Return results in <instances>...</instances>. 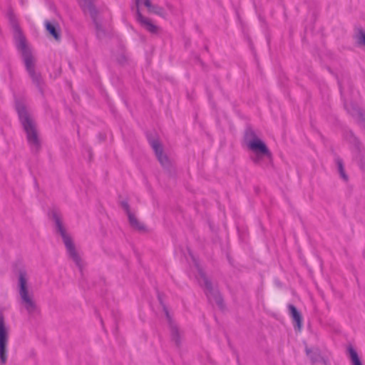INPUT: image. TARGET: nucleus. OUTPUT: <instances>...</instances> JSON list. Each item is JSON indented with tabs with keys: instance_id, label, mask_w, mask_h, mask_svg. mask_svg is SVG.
Listing matches in <instances>:
<instances>
[{
	"instance_id": "obj_1",
	"label": "nucleus",
	"mask_w": 365,
	"mask_h": 365,
	"mask_svg": "<svg viewBox=\"0 0 365 365\" xmlns=\"http://www.w3.org/2000/svg\"><path fill=\"white\" fill-rule=\"evenodd\" d=\"M10 20L12 22L13 26L16 31V47L18 51L21 53L26 71L28 72L30 78L36 86L41 90V76L35 71L36 59L31 52V48L27 46L24 37L19 31V28L15 22L12 15H10Z\"/></svg>"
},
{
	"instance_id": "obj_2",
	"label": "nucleus",
	"mask_w": 365,
	"mask_h": 365,
	"mask_svg": "<svg viewBox=\"0 0 365 365\" xmlns=\"http://www.w3.org/2000/svg\"><path fill=\"white\" fill-rule=\"evenodd\" d=\"M17 288L21 308L24 309L29 316L38 314L39 308L35 299L34 294L29 288V279L24 271L19 272Z\"/></svg>"
},
{
	"instance_id": "obj_3",
	"label": "nucleus",
	"mask_w": 365,
	"mask_h": 365,
	"mask_svg": "<svg viewBox=\"0 0 365 365\" xmlns=\"http://www.w3.org/2000/svg\"><path fill=\"white\" fill-rule=\"evenodd\" d=\"M187 252L192 262L194 264L195 269L196 273H195V277L197 280L198 283L200 286L204 287L205 292L207 295L208 300L211 303L216 304L220 309L223 308V300L218 290L217 289H214L212 287V283L207 278L205 272H203L202 268L201 267L200 263L197 260V259L192 254L190 249H187Z\"/></svg>"
},
{
	"instance_id": "obj_4",
	"label": "nucleus",
	"mask_w": 365,
	"mask_h": 365,
	"mask_svg": "<svg viewBox=\"0 0 365 365\" xmlns=\"http://www.w3.org/2000/svg\"><path fill=\"white\" fill-rule=\"evenodd\" d=\"M245 140L247 148L253 153L251 158L255 164L261 165L263 160H271V152L266 144L256 135L253 130H247L246 131Z\"/></svg>"
},
{
	"instance_id": "obj_5",
	"label": "nucleus",
	"mask_w": 365,
	"mask_h": 365,
	"mask_svg": "<svg viewBox=\"0 0 365 365\" xmlns=\"http://www.w3.org/2000/svg\"><path fill=\"white\" fill-rule=\"evenodd\" d=\"M16 109L20 121L27 135L28 143L34 151H37L40 147V141L37 135L35 124L30 118L24 104L21 102H16Z\"/></svg>"
},
{
	"instance_id": "obj_6",
	"label": "nucleus",
	"mask_w": 365,
	"mask_h": 365,
	"mask_svg": "<svg viewBox=\"0 0 365 365\" xmlns=\"http://www.w3.org/2000/svg\"><path fill=\"white\" fill-rule=\"evenodd\" d=\"M53 219L55 222L56 231L61 235L65 247L66 248L67 253L68 256L72 259V260L76 263V264L81 269L82 262L80 255L76 250V247L73 243L72 239L69 236V235L66 232V229L64 228L61 220L58 214H53Z\"/></svg>"
},
{
	"instance_id": "obj_7",
	"label": "nucleus",
	"mask_w": 365,
	"mask_h": 365,
	"mask_svg": "<svg viewBox=\"0 0 365 365\" xmlns=\"http://www.w3.org/2000/svg\"><path fill=\"white\" fill-rule=\"evenodd\" d=\"M9 338V327L0 314V365H4L8 359L7 345Z\"/></svg>"
},
{
	"instance_id": "obj_8",
	"label": "nucleus",
	"mask_w": 365,
	"mask_h": 365,
	"mask_svg": "<svg viewBox=\"0 0 365 365\" xmlns=\"http://www.w3.org/2000/svg\"><path fill=\"white\" fill-rule=\"evenodd\" d=\"M80 4L81 6L85 10H88V11L90 13L93 22L96 26V35L98 38H101L105 35V31L103 29V26L101 24H99L96 19V11L93 6V0H79Z\"/></svg>"
},
{
	"instance_id": "obj_9",
	"label": "nucleus",
	"mask_w": 365,
	"mask_h": 365,
	"mask_svg": "<svg viewBox=\"0 0 365 365\" xmlns=\"http://www.w3.org/2000/svg\"><path fill=\"white\" fill-rule=\"evenodd\" d=\"M140 0H135L136 5V11L135 16L137 21L140 24L142 27H143L150 34H157L159 30V27L154 24L152 21L144 16L140 13L139 10V4Z\"/></svg>"
},
{
	"instance_id": "obj_10",
	"label": "nucleus",
	"mask_w": 365,
	"mask_h": 365,
	"mask_svg": "<svg viewBox=\"0 0 365 365\" xmlns=\"http://www.w3.org/2000/svg\"><path fill=\"white\" fill-rule=\"evenodd\" d=\"M150 145L155 151L156 157L158 158L159 162L163 167H166L169 164L168 158L166 155L163 153V148L160 143L157 140H150Z\"/></svg>"
},
{
	"instance_id": "obj_11",
	"label": "nucleus",
	"mask_w": 365,
	"mask_h": 365,
	"mask_svg": "<svg viewBox=\"0 0 365 365\" xmlns=\"http://www.w3.org/2000/svg\"><path fill=\"white\" fill-rule=\"evenodd\" d=\"M121 206L127 213L130 226L135 230L140 231L143 230L144 226L138 220L134 214L130 212L128 202L125 201H122Z\"/></svg>"
},
{
	"instance_id": "obj_12",
	"label": "nucleus",
	"mask_w": 365,
	"mask_h": 365,
	"mask_svg": "<svg viewBox=\"0 0 365 365\" xmlns=\"http://www.w3.org/2000/svg\"><path fill=\"white\" fill-rule=\"evenodd\" d=\"M306 353L313 363H325L318 349L306 348Z\"/></svg>"
},
{
	"instance_id": "obj_13",
	"label": "nucleus",
	"mask_w": 365,
	"mask_h": 365,
	"mask_svg": "<svg viewBox=\"0 0 365 365\" xmlns=\"http://www.w3.org/2000/svg\"><path fill=\"white\" fill-rule=\"evenodd\" d=\"M288 309L289 311V314L292 317L293 320L295 322L298 328L300 329L302 326V317L300 313L297 311V308L292 304H289Z\"/></svg>"
},
{
	"instance_id": "obj_14",
	"label": "nucleus",
	"mask_w": 365,
	"mask_h": 365,
	"mask_svg": "<svg viewBox=\"0 0 365 365\" xmlns=\"http://www.w3.org/2000/svg\"><path fill=\"white\" fill-rule=\"evenodd\" d=\"M347 351L349 352L352 365H362V363L358 356L357 352L352 346H349Z\"/></svg>"
},
{
	"instance_id": "obj_15",
	"label": "nucleus",
	"mask_w": 365,
	"mask_h": 365,
	"mask_svg": "<svg viewBox=\"0 0 365 365\" xmlns=\"http://www.w3.org/2000/svg\"><path fill=\"white\" fill-rule=\"evenodd\" d=\"M45 26L46 28V30L50 33L51 35H52L56 39L59 38V34L57 31V29L54 24H51V22L46 21H45Z\"/></svg>"
},
{
	"instance_id": "obj_16",
	"label": "nucleus",
	"mask_w": 365,
	"mask_h": 365,
	"mask_svg": "<svg viewBox=\"0 0 365 365\" xmlns=\"http://www.w3.org/2000/svg\"><path fill=\"white\" fill-rule=\"evenodd\" d=\"M336 162V165H337V167H338V170H339V173L340 174V176L341 177V178L343 180L346 181L348 180V177H347V175H346V173L344 172L342 160L341 159H339V158H337Z\"/></svg>"
},
{
	"instance_id": "obj_17",
	"label": "nucleus",
	"mask_w": 365,
	"mask_h": 365,
	"mask_svg": "<svg viewBox=\"0 0 365 365\" xmlns=\"http://www.w3.org/2000/svg\"><path fill=\"white\" fill-rule=\"evenodd\" d=\"M356 38L358 44L365 46V32H364L362 30H360Z\"/></svg>"
},
{
	"instance_id": "obj_18",
	"label": "nucleus",
	"mask_w": 365,
	"mask_h": 365,
	"mask_svg": "<svg viewBox=\"0 0 365 365\" xmlns=\"http://www.w3.org/2000/svg\"><path fill=\"white\" fill-rule=\"evenodd\" d=\"M171 332H172V336L173 339L175 341L176 344L179 343V331L177 327H171Z\"/></svg>"
},
{
	"instance_id": "obj_19",
	"label": "nucleus",
	"mask_w": 365,
	"mask_h": 365,
	"mask_svg": "<svg viewBox=\"0 0 365 365\" xmlns=\"http://www.w3.org/2000/svg\"><path fill=\"white\" fill-rule=\"evenodd\" d=\"M344 107L346 109V110L351 115H354L359 112L358 109H356L354 107L351 108V106L346 101L344 102Z\"/></svg>"
},
{
	"instance_id": "obj_20",
	"label": "nucleus",
	"mask_w": 365,
	"mask_h": 365,
	"mask_svg": "<svg viewBox=\"0 0 365 365\" xmlns=\"http://www.w3.org/2000/svg\"><path fill=\"white\" fill-rule=\"evenodd\" d=\"M144 5L148 8V9H150L151 8V2H150V0H144Z\"/></svg>"
},
{
	"instance_id": "obj_21",
	"label": "nucleus",
	"mask_w": 365,
	"mask_h": 365,
	"mask_svg": "<svg viewBox=\"0 0 365 365\" xmlns=\"http://www.w3.org/2000/svg\"><path fill=\"white\" fill-rule=\"evenodd\" d=\"M339 89H340V93H341V96L344 97V91H343L342 86L340 83H339Z\"/></svg>"
},
{
	"instance_id": "obj_22",
	"label": "nucleus",
	"mask_w": 365,
	"mask_h": 365,
	"mask_svg": "<svg viewBox=\"0 0 365 365\" xmlns=\"http://www.w3.org/2000/svg\"><path fill=\"white\" fill-rule=\"evenodd\" d=\"M165 314H166V315H167V317H168V319H169V314H168V311H167L165 309Z\"/></svg>"
},
{
	"instance_id": "obj_23",
	"label": "nucleus",
	"mask_w": 365,
	"mask_h": 365,
	"mask_svg": "<svg viewBox=\"0 0 365 365\" xmlns=\"http://www.w3.org/2000/svg\"><path fill=\"white\" fill-rule=\"evenodd\" d=\"M182 254H183V255L185 256V257L188 260L187 257V255H186V253L183 252H182Z\"/></svg>"
}]
</instances>
